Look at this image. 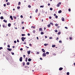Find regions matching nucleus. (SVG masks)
<instances>
[{"instance_id":"de8ad7c7","label":"nucleus","mask_w":75,"mask_h":75,"mask_svg":"<svg viewBox=\"0 0 75 75\" xmlns=\"http://www.w3.org/2000/svg\"><path fill=\"white\" fill-rule=\"evenodd\" d=\"M48 6H50V4L48 3Z\"/></svg>"},{"instance_id":"cd10ccee","label":"nucleus","mask_w":75,"mask_h":75,"mask_svg":"<svg viewBox=\"0 0 75 75\" xmlns=\"http://www.w3.org/2000/svg\"><path fill=\"white\" fill-rule=\"evenodd\" d=\"M57 7H59V4H57Z\"/></svg>"},{"instance_id":"6e6552de","label":"nucleus","mask_w":75,"mask_h":75,"mask_svg":"<svg viewBox=\"0 0 75 75\" xmlns=\"http://www.w3.org/2000/svg\"><path fill=\"white\" fill-rule=\"evenodd\" d=\"M31 60H32V59H31L29 58L28 59V61H29V62L31 61Z\"/></svg>"},{"instance_id":"f257e3e1","label":"nucleus","mask_w":75,"mask_h":75,"mask_svg":"<svg viewBox=\"0 0 75 75\" xmlns=\"http://www.w3.org/2000/svg\"><path fill=\"white\" fill-rule=\"evenodd\" d=\"M22 59H23V58H22V57H20L19 60H20V61L21 62V61H22Z\"/></svg>"},{"instance_id":"3c124183","label":"nucleus","mask_w":75,"mask_h":75,"mask_svg":"<svg viewBox=\"0 0 75 75\" xmlns=\"http://www.w3.org/2000/svg\"><path fill=\"white\" fill-rule=\"evenodd\" d=\"M37 54H40V52H37Z\"/></svg>"},{"instance_id":"412c9836","label":"nucleus","mask_w":75,"mask_h":75,"mask_svg":"<svg viewBox=\"0 0 75 75\" xmlns=\"http://www.w3.org/2000/svg\"><path fill=\"white\" fill-rule=\"evenodd\" d=\"M61 34V32H59L58 33V35H60Z\"/></svg>"},{"instance_id":"5701e85b","label":"nucleus","mask_w":75,"mask_h":75,"mask_svg":"<svg viewBox=\"0 0 75 75\" xmlns=\"http://www.w3.org/2000/svg\"><path fill=\"white\" fill-rule=\"evenodd\" d=\"M7 5H10V3L9 2L7 3Z\"/></svg>"},{"instance_id":"13d9d810","label":"nucleus","mask_w":75,"mask_h":75,"mask_svg":"<svg viewBox=\"0 0 75 75\" xmlns=\"http://www.w3.org/2000/svg\"><path fill=\"white\" fill-rule=\"evenodd\" d=\"M28 36L30 35V33H28Z\"/></svg>"},{"instance_id":"b1692460","label":"nucleus","mask_w":75,"mask_h":75,"mask_svg":"<svg viewBox=\"0 0 75 75\" xmlns=\"http://www.w3.org/2000/svg\"><path fill=\"white\" fill-rule=\"evenodd\" d=\"M41 34L42 35V34H44V32H42L41 33Z\"/></svg>"},{"instance_id":"e2e57ef3","label":"nucleus","mask_w":75,"mask_h":75,"mask_svg":"<svg viewBox=\"0 0 75 75\" xmlns=\"http://www.w3.org/2000/svg\"><path fill=\"white\" fill-rule=\"evenodd\" d=\"M44 30H45V29H46V28L44 27Z\"/></svg>"},{"instance_id":"aec40b11","label":"nucleus","mask_w":75,"mask_h":75,"mask_svg":"<svg viewBox=\"0 0 75 75\" xmlns=\"http://www.w3.org/2000/svg\"><path fill=\"white\" fill-rule=\"evenodd\" d=\"M20 4H21V3L20 2H19L18 4V6H20Z\"/></svg>"},{"instance_id":"49530a36","label":"nucleus","mask_w":75,"mask_h":75,"mask_svg":"<svg viewBox=\"0 0 75 75\" xmlns=\"http://www.w3.org/2000/svg\"><path fill=\"white\" fill-rule=\"evenodd\" d=\"M21 18H23V16L21 15Z\"/></svg>"},{"instance_id":"c756f323","label":"nucleus","mask_w":75,"mask_h":75,"mask_svg":"<svg viewBox=\"0 0 75 75\" xmlns=\"http://www.w3.org/2000/svg\"><path fill=\"white\" fill-rule=\"evenodd\" d=\"M27 64L28 65H30V63L29 62H28L27 63Z\"/></svg>"},{"instance_id":"79ce46f5","label":"nucleus","mask_w":75,"mask_h":75,"mask_svg":"<svg viewBox=\"0 0 75 75\" xmlns=\"http://www.w3.org/2000/svg\"><path fill=\"white\" fill-rule=\"evenodd\" d=\"M20 50L21 51H22V50H23V48H21V49H20Z\"/></svg>"},{"instance_id":"dca6fc26","label":"nucleus","mask_w":75,"mask_h":75,"mask_svg":"<svg viewBox=\"0 0 75 75\" xmlns=\"http://www.w3.org/2000/svg\"><path fill=\"white\" fill-rule=\"evenodd\" d=\"M52 47H55V45H52Z\"/></svg>"},{"instance_id":"8fccbe9b","label":"nucleus","mask_w":75,"mask_h":75,"mask_svg":"<svg viewBox=\"0 0 75 75\" xmlns=\"http://www.w3.org/2000/svg\"><path fill=\"white\" fill-rule=\"evenodd\" d=\"M52 38L51 37L49 38V39H52Z\"/></svg>"},{"instance_id":"f03ea898","label":"nucleus","mask_w":75,"mask_h":75,"mask_svg":"<svg viewBox=\"0 0 75 75\" xmlns=\"http://www.w3.org/2000/svg\"><path fill=\"white\" fill-rule=\"evenodd\" d=\"M42 56L43 57H45L46 56V54H45V52H44L42 54Z\"/></svg>"},{"instance_id":"c85d7f7f","label":"nucleus","mask_w":75,"mask_h":75,"mask_svg":"<svg viewBox=\"0 0 75 75\" xmlns=\"http://www.w3.org/2000/svg\"><path fill=\"white\" fill-rule=\"evenodd\" d=\"M13 18H15V19H16V17L14 16H13Z\"/></svg>"},{"instance_id":"4be33fe9","label":"nucleus","mask_w":75,"mask_h":75,"mask_svg":"<svg viewBox=\"0 0 75 75\" xmlns=\"http://www.w3.org/2000/svg\"><path fill=\"white\" fill-rule=\"evenodd\" d=\"M48 45V44H44V45H45V46H47V45Z\"/></svg>"},{"instance_id":"f8f14e48","label":"nucleus","mask_w":75,"mask_h":75,"mask_svg":"<svg viewBox=\"0 0 75 75\" xmlns=\"http://www.w3.org/2000/svg\"><path fill=\"white\" fill-rule=\"evenodd\" d=\"M8 26L9 27H10V26H11V24L8 23Z\"/></svg>"},{"instance_id":"5fc2aeb1","label":"nucleus","mask_w":75,"mask_h":75,"mask_svg":"<svg viewBox=\"0 0 75 75\" xmlns=\"http://www.w3.org/2000/svg\"><path fill=\"white\" fill-rule=\"evenodd\" d=\"M58 40V37H57L56 39V40Z\"/></svg>"},{"instance_id":"a878e982","label":"nucleus","mask_w":75,"mask_h":75,"mask_svg":"<svg viewBox=\"0 0 75 75\" xmlns=\"http://www.w3.org/2000/svg\"><path fill=\"white\" fill-rule=\"evenodd\" d=\"M23 66H24V65H25V62H23Z\"/></svg>"},{"instance_id":"4468645a","label":"nucleus","mask_w":75,"mask_h":75,"mask_svg":"<svg viewBox=\"0 0 75 75\" xmlns=\"http://www.w3.org/2000/svg\"><path fill=\"white\" fill-rule=\"evenodd\" d=\"M61 12H62V11H61V10H60L58 12V13H61Z\"/></svg>"},{"instance_id":"4c0bfd02","label":"nucleus","mask_w":75,"mask_h":75,"mask_svg":"<svg viewBox=\"0 0 75 75\" xmlns=\"http://www.w3.org/2000/svg\"><path fill=\"white\" fill-rule=\"evenodd\" d=\"M17 8H18V9H19V8H20V6H18L17 7Z\"/></svg>"},{"instance_id":"58836bf2","label":"nucleus","mask_w":75,"mask_h":75,"mask_svg":"<svg viewBox=\"0 0 75 75\" xmlns=\"http://www.w3.org/2000/svg\"><path fill=\"white\" fill-rule=\"evenodd\" d=\"M2 49H3L2 47H0V50H1Z\"/></svg>"},{"instance_id":"1a4fd4ad","label":"nucleus","mask_w":75,"mask_h":75,"mask_svg":"<svg viewBox=\"0 0 75 75\" xmlns=\"http://www.w3.org/2000/svg\"><path fill=\"white\" fill-rule=\"evenodd\" d=\"M21 40L22 41H24V37H22V38H21Z\"/></svg>"},{"instance_id":"7c9ffc66","label":"nucleus","mask_w":75,"mask_h":75,"mask_svg":"<svg viewBox=\"0 0 75 75\" xmlns=\"http://www.w3.org/2000/svg\"><path fill=\"white\" fill-rule=\"evenodd\" d=\"M67 75H69V72H68L67 73Z\"/></svg>"},{"instance_id":"c9c22d12","label":"nucleus","mask_w":75,"mask_h":75,"mask_svg":"<svg viewBox=\"0 0 75 75\" xmlns=\"http://www.w3.org/2000/svg\"><path fill=\"white\" fill-rule=\"evenodd\" d=\"M8 47V48H10V45H8V46H7Z\"/></svg>"},{"instance_id":"20e7f679","label":"nucleus","mask_w":75,"mask_h":75,"mask_svg":"<svg viewBox=\"0 0 75 75\" xmlns=\"http://www.w3.org/2000/svg\"><path fill=\"white\" fill-rule=\"evenodd\" d=\"M62 69H63V68L62 67H60L59 69V71H61V70H62Z\"/></svg>"},{"instance_id":"e433bc0d","label":"nucleus","mask_w":75,"mask_h":75,"mask_svg":"<svg viewBox=\"0 0 75 75\" xmlns=\"http://www.w3.org/2000/svg\"><path fill=\"white\" fill-rule=\"evenodd\" d=\"M50 10H51V11L52 10V8H50Z\"/></svg>"},{"instance_id":"0e129e2a","label":"nucleus","mask_w":75,"mask_h":75,"mask_svg":"<svg viewBox=\"0 0 75 75\" xmlns=\"http://www.w3.org/2000/svg\"><path fill=\"white\" fill-rule=\"evenodd\" d=\"M12 55H14V53H12Z\"/></svg>"},{"instance_id":"4d7b16f0","label":"nucleus","mask_w":75,"mask_h":75,"mask_svg":"<svg viewBox=\"0 0 75 75\" xmlns=\"http://www.w3.org/2000/svg\"><path fill=\"white\" fill-rule=\"evenodd\" d=\"M51 16H50V17H49V18H50V19H51Z\"/></svg>"},{"instance_id":"f3484780","label":"nucleus","mask_w":75,"mask_h":75,"mask_svg":"<svg viewBox=\"0 0 75 75\" xmlns=\"http://www.w3.org/2000/svg\"><path fill=\"white\" fill-rule=\"evenodd\" d=\"M25 59H25V61H26V62H27V60H28V58L26 57Z\"/></svg>"},{"instance_id":"2eb2a0df","label":"nucleus","mask_w":75,"mask_h":75,"mask_svg":"<svg viewBox=\"0 0 75 75\" xmlns=\"http://www.w3.org/2000/svg\"><path fill=\"white\" fill-rule=\"evenodd\" d=\"M3 22H5V23H7V20H4Z\"/></svg>"},{"instance_id":"0eeeda50","label":"nucleus","mask_w":75,"mask_h":75,"mask_svg":"<svg viewBox=\"0 0 75 75\" xmlns=\"http://www.w3.org/2000/svg\"><path fill=\"white\" fill-rule=\"evenodd\" d=\"M10 18L11 19V20H13V17L12 16H10Z\"/></svg>"},{"instance_id":"ea45409f","label":"nucleus","mask_w":75,"mask_h":75,"mask_svg":"<svg viewBox=\"0 0 75 75\" xmlns=\"http://www.w3.org/2000/svg\"><path fill=\"white\" fill-rule=\"evenodd\" d=\"M4 7H6V4H4Z\"/></svg>"},{"instance_id":"423d86ee","label":"nucleus","mask_w":75,"mask_h":75,"mask_svg":"<svg viewBox=\"0 0 75 75\" xmlns=\"http://www.w3.org/2000/svg\"><path fill=\"white\" fill-rule=\"evenodd\" d=\"M62 21H65V19H64V18H62Z\"/></svg>"},{"instance_id":"f704fd0d","label":"nucleus","mask_w":75,"mask_h":75,"mask_svg":"<svg viewBox=\"0 0 75 75\" xmlns=\"http://www.w3.org/2000/svg\"><path fill=\"white\" fill-rule=\"evenodd\" d=\"M40 8H41V7L43 8L44 7V6H40Z\"/></svg>"},{"instance_id":"864d4df0","label":"nucleus","mask_w":75,"mask_h":75,"mask_svg":"<svg viewBox=\"0 0 75 75\" xmlns=\"http://www.w3.org/2000/svg\"><path fill=\"white\" fill-rule=\"evenodd\" d=\"M4 45H6V43H4Z\"/></svg>"},{"instance_id":"09e8293b","label":"nucleus","mask_w":75,"mask_h":75,"mask_svg":"<svg viewBox=\"0 0 75 75\" xmlns=\"http://www.w3.org/2000/svg\"><path fill=\"white\" fill-rule=\"evenodd\" d=\"M55 32H58V30H55Z\"/></svg>"},{"instance_id":"9b49d317","label":"nucleus","mask_w":75,"mask_h":75,"mask_svg":"<svg viewBox=\"0 0 75 75\" xmlns=\"http://www.w3.org/2000/svg\"><path fill=\"white\" fill-rule=\"evenodd\" d=\"M42 51L43 52H45V50L44 49H42Z\"/></svg>"},{"instance_id":"603ef678","label":"nucleus","mask_w":75,"mask_h":75,"mask_svg":"<svg viewBox=\"0 0 75 75\" xmlns=\"http://www.w3.org/2000/svg\"><path fill=\"white\" fill-rule=\"evenodd\" d=\"M69 11H71V9H69Z\"/></svg>"},{"instance_id":"69168bd1","label":"nucleus","mask_w":75,"mask_h":75,"mask_svg":"<svg viewBox=\"0 0 75 75\" xmlns=\"http://www.w3.org/2000/svg\"><path fill=\"white\" fill-rule=\"evenodd\" d=\"M59 4H61V2H59Z\"/></svg>"},{"instance_id":"774afa93","label":"nucleus","mask_w":75,"mask_h":75,"mask_svg":"<svg viewBox=\"0 0 75 75\" xmlns=\"http://www.w3.org/2000/svg\"><path fill=\"white\" fill-rule=\"evenodd\" d=\"M47 38V36H45V38Z\"/></svg>"},{"instance_id":"680f3d73","label":"nucleus","mask_w":75,"mask_h":75,"mask_svg":"<svg viewBox=\"0 0 75 75\" xmlns=\"http://www.w3.org/2000/svg\"><path fill=\"white\" fill-rule=\"evenodd\" d=\"M55 18H58V16H56Z\"/></svg>"},{"instance_id":"6ab92c4d","label":"nucleus","mask_w":75,"mask_h":75,"mask_svg":"<svg viewBox=\"0 0 75 75\" xmlns=\"http://www.w3.org/2000/svg\"><path fill=\"white\" fill-rule=\"evenodd\" d=\"M1 19V20H3V16H1L0 18Z\"/></svg>"},{"instance_id":"39448f33","label":"nucleus","mask_w":75,"mask_h":75,"mask_svg":"<svg viewBox=\"0 0 75 75\" xmlns=\"http://www.w3.org/2000/svg\"><path fill=\"white\" fill-rule=\"evenodd\" d=\"M30 50L27 51L28 54L29 55V54H30Z\"/></svg>"},{"instance_id":"a19ab883","label":"nucleus","mask_w":75,"mask_h":75,"mask_svg":"<svg viewBox=\"0 0 75 75\" xmlns=\"http://www.w3.org/2000/svg\"><path fill=\"white\" fill-rule=\"evenodd\" d=\"M59 42L60 43H61L62 42V41H61V40H60V41H59Z\"/></svg>"},{"instance_id":"473e14b6","label":"nucleus","mask_w":75,"mask_h":75,"mask_svg":"<svg viewBox=\"0 0 75 75\" xmlns=\"http://www.w3.org/2000/svg\"><path fill=\"white\" fill-rule=\"evenodd\" d=\"M38 11V9H37L36 10H35V12L36 13H37V12Z\"/></svg>"},{"instance_id":"9d476101","label":"nucleus","mask_w":75,"mask_h":75,"mask_svg":"<svg viewBox=\"0 0 75 75\" xmlns=\"http://www.w3.org/2000/svg\"><path fill=\"white\" fill-rule=\"evenodd\" d=\"M39 31H42V28H39Z\"/></svg>"},{"instance_id":"a211bd4d","label":"nucleus","mask_w":75,"mask_h":75,"mask_svg":"<svg viewBox=\"0 0 75 75\" xmlns=\"http://www.w3.org/2000/svg\"><path fill=\"white\" fill-rule=\"evenodd\" d=\"M31 28H35V26H31Z\"/></svg>"},{"instance_id":"bb28decb","label":"nucleus","mask_w":75,"mask_h":75,"mask_svg":"<svg viewBox=\"0 0 75 75\" xmlns=\"http://www.w3.org/2000/svg\"><path fill=\"white\" fill-rule=\"evenodd\" d=\"M22 36H25V34H22L21 35Z\"/></svg>"},{"instance_id":"72a5a7b5","label":"nucleus","mask_w":75,"mask_h":75,"mask_svg":"<svg viewBox=\"0 0 75 75\" xmlns=\"http://www.w3.org/2000/svg\"><path fill=\"white\" fill-rule=\"evenodd\" d=\"M49 54V52H47L46 53V54L48 55Z\"/></svg>"},{"instance_id":"a18cd8bd","label":"nucleus","mask_w":75,"mask_h":75,"mask_svg":"<svg viewBox=\"0 0 75 75\" xmlns=\"http://www.w3.org/2000/svg\"><path fill=\"white\" fill-rule=\"evenodd\" d=\"M14 43H16L17 42V41H16L15 40L14 41Z\"/></svg>"},{"instance_id":"bf43d9fd","label":"nucleus","mask_w":75,"mask_h":75,"mask_svg":"<svg viewBox=\"0 0 75 75\" xmlns=\"http://www.w3.org/2000/svg\"><path fill=\"white\" fill-rule=\"evenodd\" d=\"M5 26L4 25H3V27H4H4Z\"/></svg>"},{"instance_id":"ddd939ff","label":"nucleus","mask_w":75,"mask_h":75,"mask_svg":"<svg viewBox=\"0 0 75 75\" xmlns=\"http://www.w3.org/2000/svg\"><path fill=\"white\" fill-rule=\"evenodd\" d=\"M33 33L34 34H35V30H33Z\"/></svg>"},{"instance_id":"c03bdc74","label":"nucleus","mask_w":75,"mask_h":75,"mask_svg":"<svg viewBox=\"0 0 75 75\" xmlns=\"http://www.w3.org/2000/svg\"><path fill=\"white\" fill-rule=\"evenodd\" d=\"M55 25L56 26H58V24H55Z\"/></svg>"},{"instance_id":"052dcab7","label":"nucleus","mask_w":75,"mask_h":75,"mask_svg":"<svg viewBox=\"0 0 75 75\" xmlns=\"http://www.w3.org/2000/svg\"><path fill=\"white\" fill-rule=\"evenodd\" d=\"M22 29L23 30H24V27H23Z\"/></svg>"},{"instance_id":"338daca9","label":"nucleus","mask_w":75,"mask_h":75,"mask_svg":"<svg viewBox=\"0 0 75 75\" xmlns=\"http://www.w3.org/2000/svg\"><path fill=\"white\" fill-rule=\"evenodd\" d=\"M29 45H30V46H31L32 45H31V44H29Z\"/></svg>"},{"instance_id":"37998d69","label":"nucleus","mask_w":75,"mask_h":75,"mask_svg":"<svg viewBox=\"0 0 75 75\" xmlns=\"http://www.w3.org/2000/svg\"><path fill=\"white\" fill-rule=\"evenodd\" d=\"M17 42H19V40H18V39L17 40Z\"/></svg>"},{"instance_id":"7ed1b4c3","label":"nucleus","mask_w":75,"mask_h":75,"mask_svg":"<svg viewBox=\"0 0 75 75\" xmlns=\"http://www.w3.org/2000/svg\"><path fill=\"white\" fill-rule=\"evenodd\" d=\"M7 50H8V51H11L12 50L11 49H10V48H7Z\"/></svg>"},{"instance_id":"6e6d98bb","label":"nucleus","mask_w":75,"mask_h":75,"mask_svg":"<svg viewBox=\"0 0 75 75\" xmlns=\"http://www.w3.org/2000/svg\"><path fill=\"white\" fill-rule=\"evenodd\" d=\"M65 28H66V29H68V28L67 27H65Z\"/></svg>"},{"instance_id":"393cba45","label":"nucleus","mask_w":75,"mask_h":75,"mask_svg":"<svg viewBox=\"0 0 75 75\" xmlns=\"http://www.w3.org/2000/svg\"><path fill=\"white\" fill-rule=\"evenodd\" d=\"M31 6L30 5H29L28 6V7H29V8H31Z\"/></svg>"},{"instance_id":"2f4dec72","label":"nucleus","mask_w":75,"mask_h":75,"mask_svg":"<svg viewBox=\"0 0 75 75\" xmlns=\"http://www.w3.org/2000/svg\"><path fill=\"white\" fill-rule=\"evenodd\" d=\"M50 24H49L47 25V27H50Z\"/></svg>"}]
</instances>
